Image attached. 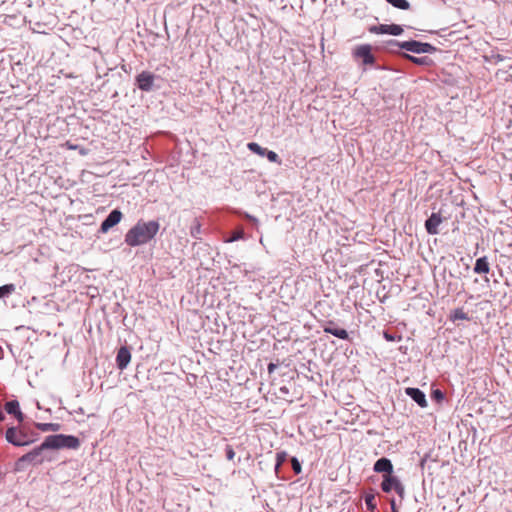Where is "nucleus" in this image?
<instances>
[{
    "label": "nucleus",
    "mask_w": 512,
    "mask_h": 512,
    "mask_svg": "<svg viewBox=\"0 0 512 512\" xmlns=\"http://www.w3.org/2000/svg\"><path fill=\"white\" fill-rule=\"evenodd\" d=\"M160 224L157 220H138L125 234L124 242L130 247L148 244L157 235Z\"/></svg>",
    "instance_id": "nucleus-1"
},
{
    "label": "nucleus",
    "mask_w": 512,
    "mask_h": 512,
    "mask_svg": "<svg viewBox=\"0 0 512 512\" xmlns=\"http://www.w3.org/2000/svg\"><path fill=\"white\" fill-rule=\"evenodd\" d=\"M5 440L15 447H26L39 439V433L24 422L8 426L4 433Z\"/></svg>",
    "instance_id": "nucleus-2"
},
{
    "label": "nucleus",
    "mask_w": 512,
    "mask_h": 512,
    "mask_svg": "<svg viewBox=\"0 0 512 512\" xmlns=\"http://www.w3.org/2000/svg\"><path fill=\"white\" fill-rule=\"evenodd\" d=\"M80 440L74 435L53 434L45 437L42 447L46 450L73 449L80 447Z\"/></svg>",
    "instance_id": "nucleus-3"
},
{
    "label": "nucleus",
    "mask_w": 512,
    "mask_h": 512,
    "mask_svg": "<svg viewBox=\"0 0 512 512\" xmlns=\"http://www.w3.org/2000/svg\"><path fill=\"white\" fill-rule=\"evenodd\" d=\"M388 45L391 50H393L394 47H397L415 54H433L437 51V48L432 44L417 40H408L400 42L398 40L393 39L388 41Z\"/></svg>",
    "instance_id": "nucleus-4"
},
{
    "label": "nucleus",
    "mask_w": 512,
    "mask_h": 512,
    "mask_svg": "<svg viewBox=\"0 0 512 512\" xmlns=\"http://www.w3.org/2000/svg\"><path fill=\"white\" fill-rule=\"evenodd\" d=\"M46 450L42 447V443L26 454L22 455L15 462V470L24 471L28 466H38L44 462V457L42 456L43 451Z\"/></svg>",
    "instance_id": "nucleus-5"
},
{
    "label": "nucleus",
    "mask_w": 512,
    "mask_h": 512,
    "mask_svg": "<svg viewBox=\"0 0 512 512\" xmlns=\"http://www.w3.org/2000/svg\"><path fill=\"white\" fill-rule=\"evenodd\" d=\"M380 487L385 493L395 491L400 498H403L405 495V487L399 477L394 475V473L383 475Z\"/></svg>",
    "instance_id": "nucleus-6"
},
{
    "label": "nucleus",
    "mask_w": 512,
    "mask_h": 512,
    "mask_svg": "<svg viewBox=\"0 0 512 512\" xmlns=\"http://www.w3.org/2000/svg\"><path fill=\"white\" fill-rule=\"evenodd\" d=\"M155 74L150 71H142L135 77V84L141 91L150 92L154 88Z\"/></svg>",
    "instance_id": "nucleus-7"
},
{
    "label": "nucleus",
    "mask_w": 512,
    "mask_h": 512,
    "mask_svg": "<svg viewBox=\"0 0 512 512\" xmlns=\"http://www.w3.org/2000/svg\"><path fill=\"white\" fill-rule=\"evenodd\" d=\"M353 56L361 59L364 65H373L376 60L372 53V47L369 44L357 46L353 51Z\"/></svg>",
    "instance_id": "nucleus-8"
},
{
    "label": "nucleus",
    "mask_w": 512,
    "mask_h": 512,
    "mask_svg": "<svg viewBox=\"0 0 512 512\" xmlns=\"http://www.w3.org/2000/svg\"><path fill=\"white\" fill-rule=\"evenodd\" d=\"M321 327L323 329V332L326 334H331L341 340L350 339L348 331L344 328L339 327L337 323L332 320L325 321Z\"/></svg>",
    "instance_id": "nucleus-9"
},
{
    "label": "nucleus",
    "mask_w": 512,
    "mask_h": 512,
    "mask_svg": "<svg viewBox=\"0 0 512 512\" xmlns=\"http://www.w3.org/2000/svg\"><path fill=\"white\" fill-rule=\"evenodd\" d=\"M369 32L373 34H389L398 36L402 34L403 28L398 24H379L369 27Z\"/></svg>",
    "instance_id": "nucleus-10"
},
{
    "label": "nucleus",
    "mask_w": 512,
    "mask_h": 512,
    "mask_svg": "<svg viewBox=\"0 0 512 512\" xmlns=\"http://www.w3.org/2000/svg\"><path fill=\"white\" fill-rule=\"evenodd\" d=\"M122 217L123 214L119 209H113L102 221L99 231L101 233H107L121 221Z\"/></svg>",
    "instance_id": "nucleus-11"
},
{
    "label": "nucleus",
    "mask_w": 512,
    "mask_h": 512,
    "mask_svg": "<svg viewBox=\"0 0 512 512\" xmlns=\"http://www.w3.org/2000/svg\"><path fill=\"white\" fill-rule=\"evenodd\" d=\"M443 217L440 212H433L425 221V229L429 235H437L439 233V225L442 223Z\"/></svg>",
    "instance_id": "nucleus-12"
},
{
    "label": "nucleus",
    "mask_w": 512,
    "mask_h": 512,
    "mask_svg": "<svg viewBox=\"0 0 512 512\" xmlns=\"http://www.w3.org/2000/svg\"><path fill=\"white\" fill-rule=\"evenodd\" d=\"M131 361V352L127 346H121L116 355V366L120 370H124L127 368L128 364Z\"/></svg>",
    "instance_id": "nucleus-13"
},
{
    "label": "nucleus",
    "mask_w": 512,
    "mask_h": 512,
    "mask_svg": "<svg viewBox=\"0 0 512 512\" xmlns=\"http://www.w3.org/2000/svg\"><path fill=\"white\" fill-rule=\"evenodd\" d=\"M405 393L414 402H416L421 408H425L428 405L425 393L416 387H408L405 389Z\"/></svg>",
    "instance_id": "nucleus-14"
},
{
    "label": "nucleus",
    "mask_w": 512,
    "mask_h": 512,
    "mask_svg": "<svg viewBox=\"0 0 512 512\" xmlns=\"http://www.w3.org/2000/svg\"><path fill=\"white\" fill-rule=\"evenodd\" d=\"M5 411L16 418L19 423L24 422L25 415L20 409L19 401L16 399L7 401L5 403Z\"/></svg>",
    "instance_id": "nucleus-15"
},
{
    "label": "nucleus",
    "mask_w": 512,
    "mask_h": 512,
    "mask_svg": "<svg viewBox=\"0 0 512 512\" xmlns=\"http://www.w3.org/2000/svg\"><path fill=\"white\" fill-rule=\"evenodd\" d=\"M373 471L376 473H382L383 475L393 473L392 461L387 457L379 458L373 465Z\"/></svg>",
    "instance_id": "nucleus-16"
},
{
    "label": "nucleus",
    "mask_w": 512,
    "mask_h": 512,
    "mask_svg": "<svg viewBox=\"0 0 512 512\" xmlns=\"http://www.w3.org/2000/svg\"><path fill=\"white\" fill-rule=\"evenodd\" d=\"M473 271L476 274H488L490 271V264L486 256L478 258L473 267Z\"/></svg>",
    "instance_id": "nucleus-17"
},
{
    "label": "nucleus",
    "mask_w": 512,
    "mask_h": 512,
    "mask_svg": "<svg viewBox=\"0 0 512 512\" xmlns=\"http://www.w3.org/2000/svg\"><path fill=\"white\" fill-rule=\"evenodd\" d=\"M402 57L418 66H429L433 63L432 59L427 56L416 57L408 53H402Z\"/></svg>",
    "instance_id": "nucleus-18"
},
{
    "label": "nucleus",
    "mask_w": 512,
    "mask_h": 512,
    "mask_svg": "<svg viewBox=\"0 0 512 512\" xmlns=\"http://www.w3.org/2000/svg\"><path fill=\"white\" fill-rule=\"evenodd\" d=\"M35 427L42 432H57L61 428L59 423H35Z\"/></svg>",
    "instance_id": "nucleus-19"
},
{
    "label": "nucleus",
    "mask_w": 512,
    "mask_h": 512,
    "mask_svg": "<svg viewBox=\"0 0 512 512\" xmlns=\"http://www.w3.org/2000/svg\"><path fill=\"white\" fill-rule=\"evenodd\" d=\"M364 500H365L367 510L373 512L377 508V505L375 502V494L373 493V490H371V492L365 494Z\"/></svg>",
    "instance_id": "nucleus-20"
},
{
    "label": "nucleus",
    "mask_w": 512,
    "mask_h": 512,
    "mask_svg": "<svg viewBox=\"0 0 512 512\" xmlns=\"http://www.w3.org/2000/svg\"><path fill=\"white\" fill-rule=\"evenodd\" d=\"M247 148L252 152V153H255L261 157H264L265 156V152L267 150V148H264L262 147L261 145H259L258 143L256 142H249L247 144Z\"/></svg>",
    "instance_id": "nucleus-21"
},
{
    "label": "nucleus",
    "mask_w": 512,
    "mask_h": 512,
    "mask_svg": "<svg viewBox=\"0 0 512 512\" xmlns=\"http://www.w3.org/2000/svg\"><path fill=\"white\" fill-rule=\"evenodd\" d=\"M450 319L455 322L458 320H469V316L462 308H457L452 311Z\"/></svg>",
    "instance_id": "nucleus-22"
},
{
    "label": "nucleus",
    "mask_w": 512,
    "mask_h": 512,
    "mask_svg": "<svg viewBox=\"0 0 512 512\" xmlns=\"http://www.w3.org/2000/svg\"><path fill=\"white\" fill-rule=\"evenodd\" d=\"M16 289V286L12 283L0 286V299L10 296Z\"/></svg>",
    "instance_id": "nucleus-23"
},
{
    "label": "nucleus",
    "mask_w": 512,
    "mask_h": 512,
    "mask_svg": "<svg viewBox=\"0 0 512 512\" xmlns=\"http://www.w3.org/2000/svg\"><path fill=\"white\" fill-rule=\"evenodd\" d=\"M287 453L285 451H280L276 453V463H275V473L277 474L279 472L280 467L282 464L287 460Z\"/></svg>",
    "instance_id": "nucleus-24"
},
{
    "label": "nucleus",
    "mask_w": 512,
    "mask_h": 512,
    "mask_svg": "<svg viewBox=\"0 0 512 512\" xmlns=\"http://www.w3.org/2000/svg\"><path fill=\"white\" fill-rule=\"evenodd\" d=\"M190 235L194 239H200L201 235V223L195 219L193 224L190 227Z\"/></svg>",
    "instance_id": "nucleus-25"
},
{
    "label": "nucleus",
    "mask_w": 512,
    "mask_h": 512,
    "mask_svg": "<svg viewBox=\"0 0 512 512\" xmlns=\"http://www.w3.org/2000/svg\"><path fill=\"white\" fill-rule=\"evenodd\" d=\"M386 2L401 10H408L410 8V3L407 0H386Z\"/></svg>",
    "instance_id": "nucleus-26"
},
{
    "label": "nucleus",
    "mask_w": 512,
    "mask_h": 512,
    "mask_svg": "<svg viewBox=\"0 0 512 512\" xmlns=\"http://www.w3.org/2000/svg\"><path fill=\"white\" fill-rule=\"evenodd\" d=\"M264 157H266L271 163L281 164V159L278 154L272 150L267 149Z\"/></svg>",
    "instance_id": "nucleus-27"
},
{
    "label": "nucleus",
    "mask_w": 512,
    "mask_h": 512,
    "mask_svg": "<svg viewBox=\"0 0 512 512\" xmlns=\"http://www.w3.org/2000/svg\"><path fill=\"white\" fill-rule=\"evenodd\" d=\"M244 238L243 230H237L231 233L230 237L227 239V242H235Z\"/></svg>",
    "instance_id": "nucleus-28"
},
{
    "label": "nucleus",
    "mask_w": 512,
    "mask_h": 512,
    "mask_svg": "<svg viewBox=\"0 0 512 512\" xmlns=\"http://www.w3.org/2000/svg\"><path fill=\"white\" fill-rule=\"evenodd\" d=\"M291 466H292V469L295 472V474H300L301 473L302 466H301V463H300V461L298 460L297 457H292L291 458Z\"/></svg>",
    "instance_id": "nucleus-29"
},
{
    "label": "nucleus",
    "mask_w": 512,
    "mask_h": 512,
    "mask_svg": "<svg viewBox=\"0 0 512 512\" xmlns=\"http://www.w3.org/2000/svg\"><path fill=\"white\" fill-rule=\"evenodd\" d=\"M383 337L388 342H395L396 340L400 339V337H397L396 335L391 334L388 331L383 332Z\"/></svg>",
    "instance_id": "nucleus-30"
},
{
    "label": "nucleus",
    "mask_w": 512,
    "mask_h": 512,
    "mask_svg": "<svg viewBox=\"0 0 512 512\" xmlns=\"http://www.w3.org/2000/svg\"><path fill=\"white\" fill-rule=\"evenodd\" d=\"M225 452H226V458L228 460H233L234 457H235V452H234V449L231 445H226V448H225Z\"/></svg>",
    "instance_id": "nucleus-31"
},
{
    "label": "nucleus",
    "mask_w": 512,
    "mask_h": 512,
    "mask_svg": "<svg viewBox=\"0 0 512 512\" xmlns=\"http://www.w3.org/2000/svg\"><path fill=\"white\" fill-rule=\"evenodd\" d=\"M432 397H433L434 399H436V400H438V401H439V400H442V399L444 398V394H443V392H442V391H440L439 389H437V390H434V391L432 392Z\"/></svg>",
    "instance_id": "nucleus-32"
},
{
    "label": "nucleus",
    "mask_w": 512,
    "mask_h": 512,
    "mask_svg": "<svg viewBox=\"0 0 512 512\" xmlns=\"http://www.w3.org/2000/svg\"><path fill=\"white\" fill-rule=\"evenodd\" d=\"M276 368H277V365H276V364H274V363H269V364H268V367H267L268 372H269L270 374H271V373H273V372H274V370H275Z\"/></svg>",
    "instance_id": "nucleus-33"
},
{
    "label": "nucleus",
    "mask_w": 512,
    "mask_h": 512,
    "mask_svg": "<svg viewBox=\"0 0 512 512\" xmlns=\"http://www.w3.org/2000/svg\"><path fill=\"white\" fill-rule=\"evenodd\" d=\"M246 217H247V219H249L252 223H255V224H256V223H258L257 218H255L254 216H251V215H249V214H246Z\"/></svg>",
    "instance_id": "nucleus-34"
},
{
    "label": "nucleus",
    "mask_w": 512,
    "mask_h": 512,
    "mask_svg": "<svg viewBox=\"0 0 512 512\" xmlns=\"http://www.w3.org/2000/svg\"><path fill=\"white\" fill-rule=\"evenodd\" d=\"M390 505H391V510H392V512H397V509H396V503H395V500H394V499H392V500L390 501Z\"/></svg>",
    "instance_id": "nucleus-35"
},
{
    "label": "nucleus",
    "mask_w": 512,
    "mask_h": 512,
    "mask_svg": "<svg viewBox=\"0 0 512 512\" xmlns=\"http://www.w3.org/2000/svg\"><path fill=\"white\" fill-rule=\"evenodd\" d=\"M6 418L4 412L2 411V409L0 408V422L4 421Z\"/></svg>",
    "instance_id": "nucleus-36"
},
{
    "label": "nucleus",
    "mask_w": 512,
    "mask_h": 512,
    "mask_svg": "<svg viewBox=\"0 0 512 512\" xmlns=\"http://www.w3.org/2000/svg\"><path fill=\"white\" fill-rule=\"evenodd\" d=\"M3 357V348L0 346V359Z\"/></svg>",
    "instance_id": "nucleus-37"
},
{
    "label": "nucleus",
    "mask_w": 512,
    "mask_h": 512,
    "mask_svg": "<svg viewBox=\"0 0 512 512\" xmlns=\"http://www.w3.org/2000/svg\"><path fill=\"white\" fill-rule=\"evenodd\" d=\"M280 390H281L282 392H288V389H287L286 387H282Z\"/></svg>",
    "instance_id": "nucleus-38"
},
{
    "label": "nucleus",
    "mask_w": 512,
    "mask_h": 512,
    "mask_svg": "<svg viewBox=\"0 0 512 512\" xmlns=\"http://www.w3.org/2000/svg\"><path fill=\"white\" fill-rule=\"evenodd\" d=\"M70 149H76V146L75 145H69L68 146Z\"/></svg>",
    "instance_id": "nucleus-39"
}]
</instances>
